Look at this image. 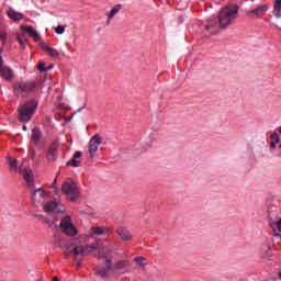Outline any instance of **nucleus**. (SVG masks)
<instances>
[{"instance_id":"obj_8","label":"nucleus","mask_w":281,"mask_h":281,"mask_svg":"<svg viewBox=\"0 0 281 281\" xmlns=\"http://www.w3.org/2000/svg\"><path fill=\"white\" fill-rule=\"evenodd\" d=\"M87 254V249L85 246H75L71 250H66V256H74L75 262H77V267H82V260L78 259V256H85Z\"/></svg>"},{"instance_id":"obj_16","label":"nucleus","mask_w":281,"mask_h":281,"mask_svg":"<svg viewBox=\"0 0 281 281\" xmlns=\"http://www.w3.org/2000/svg\"><path fill=\"white\" fill-rule=\"evenodd\" d=\"M20 30H22V32H26V34H29V36H31V38H33L36 43L41 41V35H38L36 30H34V26L21 25Z\"/></svg>"},{"instance_id":"obj_33","label":"nucleus","mask_w":281,"mask_h":281,"mask_svg":"<svg viewBox=\"0 0 281 281\" xmlns=\"http://www.w3.org/2000/svg\"><path fill=\"white\" fill-rule=\"evenodd\" d=\"M30 155H31L32 159H34V149L30 148Z\"/></svg>"},{"instance_id":"obj_11","label":"nucleus","mask_w":281,"mask_h":281,"mask_svg":"<svg viewBox=\"0 0 281 281\" xmlns=\"http://www.w3.org/2000/svg\"><path fill=\"white\" fill-rule=\"evenodd\" d=\"M34 205H41V203H43L45 201V199H47V194L45 193V190H43L42 188L36 189L31 196Z\"/></svg>"},{"instance_id":"obj_26","label":"nucleus","mask_w":281,"mask_h":281,"mask_svg":"<svg viewBox=\"0 0 281 281\" xmlns=\"http://www.w3.org/2000/svg\"><path fill=\"white\" fill-rule=\"evenodd\" d=\"M9 166L11 170H14V172L19 170V162L16 161V159H12V157H9Z\"/></svg>"},{"instance_id":"obj_18","label":"nucleus","mask_w":281,"mask_h":281,"mask_svg":"<svg viewBox=\"0 0 281 281\" xmlns=\"http://www.w3.org/2000/svg\"><path fill=\"white\" fill-rule=\"evenodd\" d=\"M116 234L123 240H133V235H131V232H128V229H126L124 227H119L116 229Z\"/></svg>"},{"instance_id":"obj_7","label":"nucleus","mask_w":281,"mask_h":281,"mask_svg":"<svg viewBox=\"0 0 281 281\" xmlns=\"http://www.w3.org/2000/svg\"><path fill=\"white\" fill-rule=\"evenodd\" d=\"M100 144H102V137H100V135L95 134L91 137L88 144V153L90 155V159H94V157H98V148Z\"/></svg>"},{"instance_id":"obj_30","label":"nucleus","mask_w":281,"mask_h":281,"mask_svg":"<svg viewBox=\"0 0 281 281\" xmlns=\"http://www.w3.org/2000/svg\"><path fill=\"white\" fill-rule=\"evenodd\" d=\"M55 32H56V34H65V26L58 25V26L55 29Z\"/></svg>"},{"instance_id":"obj_22","label":"nucleus","mask_w":281,"mask_h":281,"mask_svg":"<svg viewBox=\"0 0 281 281\" xmlns=\"http://www.w3.org/2000/svg\"><path fill=\"white\" fill-rule=\"evenodd\" d=\"M120 10H122V5H115L109 13H108V20H106V25H111V19H113V16H115V14H117V12H120Z\"/></svg>"},{"instance_id":"obj_14","label":"nucleus","mask_w":281,"mask_h":281,"mask_svg":"<svg viewBox=\"0 0 281 281\" xmlns=\"http://www.w3.org/2000/svg\"><path fill=\"white\" fill-rule=\"evenodd\" d=\"M43 135L41 133V128L38 127H34L32 131V135H31V142L35 145V146H43Z\"/></svg>"},{"instance_id":"obj_19","label":"nucleus","mask_w":281,"mask_h":281,"mask_svg":"<svg viewBox=\"0 0 281 281\" xmlns=\"http://www.w3.org/2000/svg\"><path fill=\"white\" fill-rule=\"evenodd\" d=\"M80 157H82V151H76L74 157L66 164V166H72V168L80 167Z\"/></svg>"},{"instance_id":"obj_13","label":"nucleus","mask_w":281,"mask_h":281,"mask_svg":"<svg viewBox=\"0 0 281 281\" xmlns=\"http://www.w3.org/2000/svg\"><path fill=\"white\" fill-rule=\"evenodd\" d=\"M19 172L23 175V178L27 186L32 188L34 186V175L32 173V171L30 169H23V167H20Z\"/></svg>"},{"instance_id":"obj_23","label":"nucleus","mask_w":281,"mask_h":281,"mask_svg":"<svg viewBox=\"0 0 281 281\" xmlns=\"http://www.w3.org/2000/svg\"><path fill=\"white\" fill-rule=\"evenodd\" d=\"M91 233L95 234L97 236H102V234H109V228H106L105 226H95L91 228Z\"/></svg>"},{"instance_id":"obj_21","label":"nucleus","mask_w":281,"mask_h":281,"mask_svg":"<svg viewBox=\"0 0 281 281\" xmlns=\"http://www.w3.org/2000/svg\"><path fill=\"white\" fill-rule=\"evenodd\" d=\"M16 38H18V43L20 44V47H22V49H25L27 45V35L25 31L18 33Z\"/></svg>"},{"instance_id":"obj_32","label":"nucleus","mask_w":281,"mask_h":281,"mask_svg":"<svg viewBox=\"0 0 281 281\" xmlns=\"http://www.w3.org/2000/svg\"><path fill=\"white\" fill-rule=\"evenodd\" d=\"M277 145H278L277 143L270 142V148L274 149Z\"/></svg>"},{"instance_id":"obj_9","label":"nucleus","mask_w":281,"mask_h":281,"mask_svg":"<svg viewBox=\"0 0 281 281\" xmlns=\"http://www.w3.org/2000/svg\"><path fill=\"white\" fill-rule=\"evenodd\" d=\"M2 49H0V53ZM0 78L10 82L14 78V71L10 67L3 65V57L0 55Z\"/></svg>"},{"instance_id":"obj_28","label":"nucleus","mask_w":281,"mask_h":281,"mask_svg":"<svg viewBox=\"0 0 281 281\" xmlns=\"http://www.w3.org/2000/svg\"><path fill=\"white\" fill-rule=\"evenodd\" d=\"M270 138L273 144H280V134L273 133L270 135Z\"/></svg>"},{"instance_id":"obj_31","label":"nucleus","mask_w":281,"mask_h":281,"mask_svg":"<svg viewBox=\"0 0 281 281\" xmlns=\"http://www.w3.org/2000/svg\"><path fill=\"white\" fill-rule=\"evenodd\" d=\"M38 71H41V74H45V71H47V68L45 67V64L41 63L37 66Z\"/></svg>"},{"instance_id":"obj_17","label":"nucleus","mask_w":281,"mask_h":281,"mask_svg":"<svg viewBox=\"0 0 281 281\" xmlns=\"http://www.w3.org/2000/svg\"><path fill=\"white\" fill-rule=\"evenodd\" d=\"M40 47L43 49V52H45L48 56H52L53 58H58L59 53L58 50H56V48H52V46H49V44L42 42L40 44Z\"/></svg>"},{"instance_id":"obj_24","label":"nucleus","mask_w":281,"mask_h":281,"mask_svg":"<svg viewBox=\"0 0 281 281\" xmlns=\"http://www.w3.org/2000/svg\"><path fill=\"white\" fill-rule=\"evenodd\" d=\"M86 249V254H93V251H100V244L99 243H95V244H92V245H87L85 247Z\"/></svg>"},{"instance_id":"obj_38","label":"nucleus","mask_w":281,"mask_h":281,"mask_svg":"<svg viewBox=\"0 0 281 281\" xmlns=\"http://www.w3.org/2000/svg\"><path fill=\"white\" fill-rule=\"evenodd\" d=\"M65 248H66V249H69V246H68V245H66V246H65Z\"/></svg>"},{"instance_id":"obj_6","label":"nucleus","mask_w":281,"mask_h":281,"mask_svg":"<svg viewBox=\"0 0 281 281\" xmlns=\"http://www.w3.org/2000/svg\"><path fill=\"white\" fill-rule=\"evenodd\" d=\"M59 227L63 234H65L66 236H76V234H78V228H76V226L71 222L70 216H65L64 218H61Z\"/></svg>"},{"instance_id":"obj_5","label":"nucleus","mask_w":281,"mask_h":281,"mask_svg":"<svg viewBox=\"0 0 281 281\" xmlns=\"http://www.w3.org/2000/svg\"><path fill=\"white\" fill-rule=\"evenodd\" d=\"M38 108V102L31 100L24 103L21 108L18 110V117L20 122H30L32 120V116L34 113H36V109Z\"/></svg>"},{"instance_id":"obj_27","label":"nucleus","mask_w":281,"mask_h":281,"mask_svg":"<svg viewBox=\"0 0 281 281\" xmlns=\"http://www.w3.org/2000/svg\"><path fill=\"white\" fill-rule=\"evenodd\" d=\"M0 41L2 45H5V41H8V34L5 33V31H3V26H1V24H0Z\"/></svg>"},{"instance_id":"obj_4","label":"nucleus","mask_w":281,"mask_h":281,"mask_svg":"<svg viewBox=\"0 0 281 281\" xmlns=\"http://www.w3.org/2000/svg\"><path fill=\"white\" fill-rule=\"evenodd\" d=\"M36 91V82L34 81H25L21 80L14 83L13 93L18 98H27L30 93H34Z\"/></svg>"},{"instance_id":"obj_15","label":"nucleus","mask_w":281,"mask_h":281,"mask_svg":"<svg viewBox=\"0 0 281 281\" xmlns=\"http://www.w3.org/2000/svg\"><path fill=\"white\" fill-rule=\"evenodd\" d=\"M57 157H58V143H53L48 148V151L46 154V159L48 161H56Z\"/></svg>"},{"instance_id":"obj_20","label":"nucleus","mask_w":281,"mask_h":281,"mask_svg":"<svg viewBox=\"0 0 281 281\" xmlns=\"http://www.w3.org/2000/svg\"><path fill=\"white\" fill-rule=\"evenodd\" d=\"M8 16L15 23L19 21H23V13L14 11V9H9Z\"/></svg>"},{"instance_id":"obj_34","label":"nucleus","mask_w":281,"mask_h":281,"mask_svg":"<svg viewBox=\"0 0 281 281\" xmlns=\"http://www.w3.org/2000/svg\"><path fill=\"white\" fill-rule=\"evenodd\" d=\"M58 179L55 178L54 182L52 183L50 188H55L56 183H57Z\"/></svg>"},{"instance_id":"obj_3","label":"nucleus","mask_w":281,"mask_h":281,"mask_svg":"<svg viewBox=\"0 0 281 281\" xmlns=\"http://www.w3.org/2000/svg\"><path fill=\"white\" fill-rule=\"evenodd\" d=\"M61 192L65 194L67 200L70 201V203L78 201L80 196V189L78 188L76 181H74L71 178H67L61 184Z\"/></svg>"},{"instance_id":"obj_1","label":"nucleus","mask_w":281,"mask_h":281,"mask_svg":"<svg viewBox=\"0 0 281 281\" xmlns=\"http://www.w3.org/2000/svg\"><path fill=\"white\" fill-rule=\"evenodd\" d=\"M236 19H238V7L236 4L226 5L220 10L217 18H210L205 30L211 34H218V30H227Z\"/></svg>"},{"instance_id":"obj_25","label":"nucleus","mask_w":281,"mask_h":281,"mask_svg":"<svg viewBox=\"0 0 281 281\" xmlns=\"http://www.w3.org/2000/svg\"><path fill=\"white\" fill-rule=\"evenodd\" d=\"M274 16H277V19L281 16V0H277L274 3Z\"/></svg>"},{"instance_id":"obj_10","label":"nucleus","mask_w":281,"mask_h":281,"mask_svg":"<svg viewBox=\"0 0 281 281\" xmlns=\"http://www.w3.org/2000/svg\"><path fill=\"white\" fill-rule=\"evenodd\" d=\"M44 212L47 214H60L61 212H65V206L60 202H48L44 205Z\"/></svg>"},{"instance_id":"obj_2","label":"nucleus","mask_w":281,"mask_h":281,"mask_svg":"<svg viewBox=\"0 0 281 281\" xmlns=\"http://www.w3.org/2000/svg\"><path fill=\"white\" fill-rule=\"evenodd\" d=\"M100 260H104V267H97L95 271H97V276H99L100 278H102L103 280H109L110 276H111V269L112 271H120L122 269H125V267H128V265H131L130 260H119L114 263L111 261V258L106 257V256H99Z\"/></svg>"},{"instance_id":"obj_12","label":"nucleus","mask_w":281,"mask_h":281,"mask_svg":"<svg viewBox=\"0 0 281 281\" xmlns=\"http://www.w3.org/2000/svg\"><path fill=\"white\" fill-rule=\"evenodd\" d=\"M269 10V7L267 4L259 5L257 9L249 11L247 13V16L249 19H258V16H263V14Z\"/></svg>"},{"instance_id":"obj_37","label":"nucleus","mask_w":281,"mask_h":281,"mask_svg":"<svg viewBox=\"0 0 281 281\" xmlns=\"http://www.w3.org/2000/svg\"><path fill=\"white\" fill-rule=\"evenodd\" d=\"M53 281H59V280L57 279V277H54V278H53Z\"/></svg>"},{"instance_id":"obj_29","label":"nucleus","mask_w":281,"mask_h":281,"mask_svg":"<svg viewBox=\"0 0 281 281\" xmlns=\"http://www.w3.org/2000/svg\"><path fill=\"white\" fill-rule=\"evenodd\" d=\"M135 263L138 265L139 267H144V257H136L134 259Z\"/></svg>"},{"instance_id":"obj_39","label":"nucleus","mask_w":281,"mask_h":281,"mask_svg":"<svg viewBox=\"0 0 281 281\" xmlns=\"http://www.w3.org/2000/svg\"><path fill=\"white\" fill-rule=\"evenodd\" d=\"M70 245H74V240H71Z\"/></svg>"},{"instance_id":"obj_36","label":"nucleus","mask_w":281,"mask_h":281,"mask_svg":"<svg viewBox=\"0 0 281 281\" xmlns=\"http://www.w3.org/2000/svg\"><path fill=\"white\" fill-rule=\"evenodd\" d=\"M22 131H27V126H26V125H23V126H22Z\"/></svg>"},{"instance_id":"obj_35","label":"nucleus","mask_w":281,"mask_h":281,"mask_svg":"<svg viewBox=\"0 0 281 281\" xmlns=\"http://www.w3.org/2000/svg\"><path fill=\"white\" fill-rule=\"evenodd\" d=\"M49 69H54V65L50 64L48 67H46V71H49Z\"/></svg>"}]
</instances>
